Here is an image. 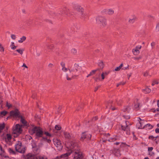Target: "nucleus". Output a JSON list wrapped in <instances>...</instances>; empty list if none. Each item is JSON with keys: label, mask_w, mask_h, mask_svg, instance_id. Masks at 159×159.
Listing matches in <instances>:
<instances>
[{"label": "nucleus", "mask_w": 159, "mask_h": 159, "mask_svg": "<svg viewBox=\"0 0 159 159\" xmlns=\"http://www.w3.org/2000/svg\"><path fill=\"white\" fill-rule=\"evenodd\" d=\"M64 136L67 139L65 143L66 147L68 149V152H72L73 159H83V155L82 153L78 149L77 143L74 141L75 139V136L72 134H70L67 132H64Z\"/></svg>", "instance_id": "obj_1"}, {"label": "nucleus", "mask_w": 159, "mask_h": 159, "mask_svg": "<svg viewBox=\"0 0 159 159\" xmlns=\"http://www.w3.org/2000/svg\"><path fill=\"white\" fill-rule=\"evenodd\" d=\"M81 70V67L79 66L78 64H75L73 67L70 69H67L66 67L62 68V70L65 72L69 70V73L66 74V79L70 80L72 79L75 78L79 75Z\"/></svg>", "instance_id": "obj_2"}, {"label": "nucleus", "mask_w": 159, "mask_h": 159, "mask_svg": "<svg viewBox=\"0 0 159 159\" xmlns=\"http://www.w3.org/2000/svg\"><path fill=\"white\" fill-rule=\"evenodd\" d=\"M29 132L31 135L34 134L38 138L42 137L43 133L42 129L37 126H33L30 128Z\"/></svg>", "instance_id": "obj_3"}, {"label": "nucleus", "mask_w": 159, "mask_h": 159, "mask_svg": "<svg viewBox=\"0 0 159 159\" xmlns=\"http://www.w3.org/2000/svg\"><path fill=\"white\" fill-rule=\"evenodd\" d=\"M96 23L101 26L104 27L107 25L106 20L103 16H98L96 18Z\"/></svg>", "instance_id": "obj_4"}, {"label": "nucleus", "mask_w": 159, "mask_h": 159, "mask_svg": "<svg viewBox=\"0 0 159 159\" xmlns=\"http://www.w3.org/2000/svg\"><path fill=\"white\" fill-rule=\"evenodd\" d=\"M15 149L16 151L20 153H23L25 151V147L22 145V143L20 141H18L16 144Z\"/></svg>", "instance_id": "obj_5"}, {"label": "nucleus", "mask_w": 159, "mask_h": 159, "mask_svg": "<svg viewBox=\"0 0 159 159\" xmlns=\"http://www.w3.org/2000/svg\"><path fill=\"white\" fill-rule=\"evenodd\" d=\"M22 131V126L19 124H17L13 128V133L16 134H20Z\"/></svg>", "instance_id": "obj_6"}, {"label": "nucleus", "mask_w": 159, "mask_h": 159, "mask_svg": "<svg viewBox=\"0 0 159 159\" xmlns=\"http://www.w3.org/2000/svg\"><path fill=\"white\" fill-rule=\"evenodd\" d=\"M73 7L75 10L79 12L80 15L84 16L85 15V14L84 13V9L80 5L77 4H74Z\"/></svg>", "instance_id": "obj_7"}, {"label": "nucleus", "mask_w": 159, "mask_h": 159, "mask_svg": "<svg viewBox=\"0 0 159 159\" xmlns=\"http://www.w3.org/2000/svg\"><path fill=\"white\" fill-rule=\"evenodd\" d=\"M92 135L91 134L87 132H85L82 134L81 137L80 138V140L81 141H83L84 139L87 140H90L91 138Z\"/></svg>", "instance_id": "obj_8"}, {"label": "nucleus", "mask_w": 159, "mask_h": 159, "mask_svg": "<svg viewBox=\"0 0 159 159\" xmlns=\"http://www.w3.org/2000/svg\"><path fill=\"white\" fill-rule=\"evenodd\" d=\"M53 142L54 144L58 148V149H61L62 148V146L61 145V141L59 139L56 138H54L53 139Z\"/></svg>", "instance_id": "obj_9"}, {"label": "nucleus", "mask_w": 159, "mask_h": 159, "mask_svg": "<svg viewBox=\"0 0 159 159\" xmlns=\"http://www.w3.org/2000/svg\"><path fill=\"white\" fill-rule=\"evenodd\" d=\"M128 123H129V122L126 121L125 123V125H122L121 128L123 130L126 131V133L127 134H129L130 133V128Z\"/></svg>", "instance_id": "obj_10"}, {"label": "nucleus", "mask_w": 159, "mask_h": 159, "mask_svg": "<svg viewBox=\"0 0 159 159\" xmlns=\"http://www.w3.org/2000/svg\"><path fill=\"white\" fill-rule=\"evenodd\" d=\"M11 116L14 118H18L20 117V113L17 109L11 111L10 112Z\"/></svg>", "instance_id": "obj_11"}, {"label": "nucleus", "mask_w": 159, "mask_h": 159, "mask_svg": "<svg viewBox=\"0 0 159 159\" xmlns=\"http://www.w3.org/2000/svg\"><path fill=\"white\" fill-rule=\"evenodd\" d=\"M138 121H139V123L137 124V126H138L139 129H142L144 127V123L145 121L144 120H142L140 117H138Z\"/></svg>", "instance_id": "obj_12"}, {"label": "nucleus", "mask_w": 159, "mask_h": 159, "mask_svg": "<svg viewBox=\"0 0 159 159\" xmlns=\"http://www.w3.org/2000/svg\"><path fill=\"white\" fill-rule=\"evenodd\" d=\"M141 48V46L140 45H138L133 49L132 52L134 55H137L139 53V50Z\"/></svg>", "instance_id": "obj_13"}, {"label": "nucleus", "mask_w": 159, "mask_h": 159, "mask_svg": "<svg viewBox=\"0 0 159 159\" xmlns=\"http://www.w3.org/2000/svg\"><path fill=\"white\" fill-rule=\"evenodd\" d=\"M68 11V10L66 7H63L60 10L58 14L61 15L64 14L67 15Z\"/></svg>", "instance_id": "obj_14"}, {"label": "nucleus", "mask_w": 159, "mask_h": 159, "mask_svg": "<svg viewBox=\"0 0 159 159\" xmlns=\"http://www.w3.org/2000/svg\"><path fill=\"white\" fill-rule=\"evenodd\" d=\"M103 12L110 15H112L114 12V11L111 9H105L103 11Z\"/></svg>", "instance_id": "obj_15"}, {"label": "nucleus", "mask_w": 159, "mask_h": 159, "mask_svg": "<svg viewBox=\"0 0 159 159\" xmlns=\"http://www.w3.org/2000/svg\"><path fill=\"white\" fill-rule=\"evenodd\" d=\"M137 19V17L135 15H132L129 19L128 22L129 23L133 24Z\"/></svg>", "instance_id": "obj_16"}, {"label": "nucleus", "mask_w": 159, "mask_h": 159, "mask_svg": "<svg viewBox=\"0 0 159 159\" xmlns=\"http://www.w3.org/2000/svg\"><path fill=\"white\" fill-rule=\"evenodd\" d=\"M151 90L150 89L147 87L142 90L143 92L145 93H149L151 92Z\"/></svg>", "instance_id": "obj_17"}, {"label": "nucleus", "mask_w": 159, "mask_h": 159, "mask_svg": "<svg viewBox=\"0 0 159 159\" xmlns=\"http://www.w3.org/2000/svg\"><path fill=\"white\" fill-rule=\"evenodd\" d=\"M153 126L149 124H147L144 125V128L147 129H152L153 128Z\"/></svg>", "instance_id": "obj_18"}, {"label": "nucleus", "mask_w": 159, "mask_h": 159, "mask_svg": "<svg viewBox=\"0 0 159 159\" xmlns=\"http://www.w3.org/2000/svg\"><path fill=\"white\" fill-rule=\"evenodd\" d=\"M20 121L24 125H26L27 122L22 116H20Z\"/></svg>", "instance_id": "obj_19"}, {"label": "nucleus", "mask_w": 159, "mask_h": 159, "mask_svg": "<svg viewBox=\"0 0 159 159\" xmlns=\"http://www.w3.org/2000/svg\"><path fill=\"white\" fill-rule=\"evenodd\" d=\"M7 113V111H3L0 112V118L5 116Z\"/></svg>", "instance_id": "obj_20"}, {"label": "nucleus", "mask_w": 159, "mask_h": 159, "mask_svg": "<svg viewBox=\"0 0 159 159\" xmlns=\"http://www.w3.org/2000/svg\"><path fill=\"white\" fill-rule=\"evenodd\" d=\"M5 139L6 141H10L11 139V134H7L6 136Z\"/></svg>", "instance_id": "obj_21"}, {"label": "nucleus", "mask_w": 159, "mask_h": 159, "mask_svg": "<svg viewBox=\"0 0 159 159\" xmlns=\"http://www.w3.org/2000/svg\"><path fill=\"white\" fill-rule=\"evenodd\" d=\"M8 151L10 154H15V152L11 148H9L8 149Z\"/></svg>", "instance_id": "obj_22"}, {"label": "nucleus", "mask_w": 159, "mask_h": 159, "mask_svg": "<svg viewBox=\"0 0 159 159\" xmlns=\"http://www.w3.org/2000/svg\"><path fill=\"white\" fill-rule=\"evenodd\" d=\"M26 37L25 36H23L20 38V40H18V42L19 43H22L25 40Z\"/></svg>", "instance_id": "obj_23"}, {"label": "nucleus", "mask_w": 159, "mask_h": 159, "mask_svg": "<svg viewBox=\"0 0 159 159\" xmlns=\"http://www.w3.org/2000/svg\"><path fill=\"white\" fill-rule=\"evenodd\" d=\"M36 159H48L47 157L43 155H40L37 157Z\"/></svg>", "instance_id": "obj_24"}, {"label": "nucleus", "mask_w": 159, "mask_h": 159, "mask_svg": "<svg viewBox=\"0 0 159 159\" xmlns=\"http://www.w3.org/2000/svg\"><path fill=\"white\" fill-rule=\"evenodd\" d=\"M46 47L48 49H51L53 47V45L52 44L48 43L46 44Z\"/></svg>", "instance_id": "obj_25"}, {"label": "nucleus", "mask_w": 159, "mask_h": 159, "mask_svg": "<svg viewBox=\"0 0 159 159\" xmlns=\"http://www.w3.org/2000/svg\"><path fill=\"white\" fill-rule=\"evenodd\" d=\"M116 137L115 136L113 137L110 138L108 140V141L110 142H112L115 141L116 139Z\"/></svg>", "instance_id": "obj_26"}, {"label": "nucleus", "mask_w": 159, "mask_h": 159, "mask_svg": "<svg viewBox=\"0 0 159 159\" xmlns=\"http://www.w3.org/2000/svg\"><path fill=\"white\" fill-rule=\"evenodd\" d=\"M5 124L4 123L0 124V132L3 130L5 127Z\"/></svg>", "instance_id": "obj_27"}, {"label": "nucleus", "mask_w": 159, "mask_h": 159, "mask_svg": "<svg viewBox=\"0 0 159 159\" xmlns=\"http://www.w3.org/2000/svg\"><path fill=\"white\" fill-rule=\"evenodd\" d=\"M115 156L117 157H120L121 155V154L120 151L119 150H117L115 153Z\"/></svg>", "instance_id": "obj_28"}, {"label": "nucleus", "mask_w": 159, "mask_h": 159, "mask_svg": "<svg viewBox=\"0 0 159 159\" xmlns=\"http://www.w3.org/2000/svg\"><path fill=\"white\" fill-rule=\"evenodd\" d=\"M123 65L122 64H121L118 67H117L115 69V70L116 71H118L119 70L121 67L123 66Z\"/></svg>", "instance_id": "obj_29"}, {"label": "nucleus", "mask_w": 159, "mask_h": 159, "mask_svg": "<svg viewBox=\"0 0 159 159\" xmlns=\"http://www.w3.org/2000/svg\"><path fill=\"white\" fill-rule=\"evenodd\" d=\"M98 65L101 69H102L103 68V63L102 61H100L98 63Z\"/></svg>", "instance_id": "obj_30"}, {"label": "nucleus", "mask_w": 159, "mask_h": 159, "mask_svg": "<svg viewBox=\"0 0 159 159\" xmlns=\"http://www.w3.org/2000/svg\"><path fill=\"white\" fill-rule=\"evenodd\" d=\"M99 70V69H97L95 70H93L91 72H90V74H91V75H92L94 74L96 72Z\"/></svg>", "instance_id": "obj_31"}, {"label": "nucleus", "mask_w": 159, "mask_h": 159, "mask_svg": "<svg viewBox=\"0 0 159 159\" xmlns=\"http://www.w3.org/2000/svg\"><path fill=\"white\" fill-rule=\"evenodd\" d=\"M139 103H137L135 104L134 106V108L135 109L137 110L138 109L139 107Z\"/></svg>", "instance_id": "obj_32"}, {"label": "nucleus", "mask_w": 159, "mask_h": 159, "mask_svg": "<svg viewBox=\"0 0 159 159\" xmlns=\"http://www.w3.org/2000/svg\"><path fill=\"white\" fill-rule=\"evenodd\" d=\"M11 47L12 49H15L16 48V46L14 45V42H11Z\"/></svg>", "instance_id": "obj_33"}, {"label": "nucleus", "mask_w": 159, "mask_h": 159, "mask_svg": "<svg viewBox=\"0 0 159 159\" xmlns=\"http://www.w3.org/2000/svg\"><path fill=\"white\" fill-rule=\"evenodd\" d=\"M108 108H110L112 110H114L116 109V108L114 107H112V106L111 107L110 104H108V105L107 107Z\"/></svg>", "instance_id": "obj_34"}, {"label": "nucleus", "mask_w": 159, "mask_h": 159, "mask_svg": "<svg viewBox=\"0 0 159 159\" xmlns=\"http://www.w3.org/2000/svg\"><path fill=\"white\" fill-rule=\"evenodd\" d=\"M130 108L128 107H125V109L123 110V111L125 112H129Z\"/></svg>", "instance_id": "obj_35"}, {"label": "nucleus", "mask_w": 159, "mask_h": 159, "mask_svg": "<svg viewBox=\"0 0 159 159\" xmlns=\"http://www.w3.org/2000/svg\"><path fill=\"white\" fill-rule=\"evenodd\" d=\"M44 134L45 135H46L47 137H51V136H52L51 134H50L48 132H45L44 133Z\"/></svg>", "instance_id": "obj_36"}, {"label": "nucleus", "mask_w": 159, "mask_h": 159, "mask_svg": "<svg viewBox=\"0 0 159 159\" xmlns=\"http://www.w3.org/2000/svg\"><path fill=\"white\" fill-rule=\"evenodd\" d=\"M55 129L57 130H60L61 129V127L59 125H56L55 126Z\"/></svg>", "instance_id": "obj_37"}, {"label": "nucleus", "mask_w": 159, "mask_h": 159, "mask_svg": "<svg viewBox=\"0 0 159 159\" xmlns=\"http://www.w3.org/2000/svg\"><path fill=\"white\" fill-rule=\"evenodd\" d=\"M16 51L18 53L22 55L23 53V50L22 49H18L16 50Z\"/></svg>", "instance_id": "obj_38"}, {"label": "nucleus", "mask_w": 159, "mask_h": 159, "mask_svg": "<svg viewBox=\"0 0 159 159\" xmlns=\"http://www.w3.org/2000/svg\"><path fill=\"white\" fill-rule=\"evenodd\" d=\"M72 53L74 54H76L77 52V50L75 48L72 49L71 50Z\"/></svg>", "instance_id": "obj_39"}, {"label": "nucleus", "mask_w": 159, "mask_h": 159, "mask_svg": "<svg viewBox=\"0 0 159 159\" xmlns=\"http://www.w3.org/2000/svg\"><path fill=\"white\" fill-rule=\"evenodd\" d=\"M158 84V82L156 80H154L152 82V85L153 86L155 84Z\"/></svg>", "instance_id": "obj_40"}, {"label": "nucleus", "mask_w": 159, "mask_h": 159, "mask_svg": "<svg viewBox=\"0 0 159 159\" xmlns=\"http://www.w3.org/2000/svg\"><path fill=\"white\" fill-rule=\"evenodd\" d=\"M156 30L157 31H158L159 30V23L157 24L156 28Z\"/></svg>", "instance_id": "obj_41"}, {"label": "nucleus", "mask_w": 159, "mask_h": 159, "mask_svg": "<svg viewBox=\"0 0 159 159\" xmlns=\"http://www.w3.org/2000/svg\"><path fill=\"white\" fill-rule=\"evenodd\" d=\"M4 49L2 45L0 43V51L1 52H3Z\"/></svg>", "instance_id": "obj_42"}, {"label": "nucleus", "mask_w": 159, "mask_h": 159, "mask_svg": "<svg viewBox=\"0 0 159 159\" xmlns=\"http://www.w3.org/2000/svg\"><path fill=\"white\" fill-rule=\"evenodd\" d=\"M153 149V148L152 147H148V151L149 153H150V152Z\"/></svg>", "instance_id": "obj_43"}, {"label": "nucleus", "mask_w": 159, "mask_h": 159, "mask_svg": "<svg viewBox=\"0 0 159 159\" xmlns=\"http://www.w3.org/2000/svg\"><path fill=\"white\" fill-rule=\"evenodd\" d=\"M155 42H152L151 44V46H152V48H154V46L155 45Z\"/></svg>", "instance_id": "obj_44"}, {"label": "nucleus", "mask_w": 159, "mask_h": 159, "mask_svg": "<svg viewBox=\"0 0 159 159\" xmlns=\"http://www.w3.org/2000/svg\"><path fill=\"white\" fill-rule=\"evenodd\" d=\"M11 39H13L15 40L16 39V36L14 34H12L11 36Z\"/></svg>", "instance_id": "obj_45"}, {"label": "nucleus", "mask_w": 159, "mask_h": 159, "mask_svg": "<svg viewBox=\"0 0 159 159\" xmlns=\"http://www.w3.org/2000/svg\"><path fill=\"white\" fill-rule=\"evenodd\" d=\"M61 66L62 67V68H63V67H65V64L64 62H61Z\"/></svg>", "instance_id": "obj_46"}, {"label": "nucleus", "mask_w": 159, "mask_h": 159, "mask_svg": "<svg viewBox=\"0 0 159 159\" xmlns=\"http://www.w3.org/2000/svg\"><path fill=\"white\" fill-rule=\"evenodd\" d=\"M6 106L8 108H10L11 106V105L7 102V103Z\"/></svg>", "instance_id": "obj_47"}, {"label": "nucleus", "mask_w": 159, "mask_h": 159, "mask_svg": "<svg viewBox=\"0 0 159 159\" xmlns=\"http://www.w3.org/2000/svg\"><path fill=\"white\" fill-rule=\"evenodd\" d=\"M94 80H95V81H98V80H101L98 77H97V78H95Z\"/></svg>", "instance_id": "obj_48"}, {"label": "nucleus", "mask_w": 159, "mask_h": 159, "mask_svg": "<svg viewBox=\"0 0 159 159\" xmlns=\"http://www.w3.org/2000/svg\"><path fill=\"white\" fill-rule=\"evenodd\" d=\"M105 75H104V74L102 73L101 74L102 79L103 80L105 78Z\"/></svg>", "instance_id": "obj_49"}, {"label": "nucleus", "mask_w": 159, "mask_h": 159, "mask_svg": "<svg viewBox=\"0 0 159 159\" xmlns=\"http://www.w3.org/2000/svg\"><path fill=\"white\" fill-rule=\"evenodd\" d=\"M156 133H159V128H157L155 129Z\"/></svg>", "instance_id": "obj_50"}, {"label": "nucleus", "mask_w": 159, "mask_h": 159, "mask_svg": "<svg viewBox=\"0 0 159 159\" xmlns=\"http://www.w3.org/2000/svg\"><path fill=\"white\" fill-rule=\"evenodd\" d=\"M102 73L104 74V75H105V76H106L108 74V73L107 72H102Z\"/></svg>", "instance_id": "obj_51"}, {"label": "nucleus", "mask_w": 159, "mask_h": 159, "mask_svg": "<svg viewBox=\"0 0 159 159\" xmlns=\"http://www.w3.org/2000/svg\"><path fill=\"white\" fill-rule=\"evenodd\" d=\"M0 150L2 152H4V151H3L2 150V146H1V145L0 144Z\"/></svg>", "instance_id": "obj_52"}, {"label": "nucleus", "mask_w": 159, "mask_h": 159, "mask_svg": "<svg viewBox=\"0 0 159 159\" xmlns=\"http://www.w3.org/2000/svg\"><path fill=\"white\" fill-rule=\"evenodd\" d=\"M143 75L144 76H147L148 75V73L147 72H146L144 73Z\"/></svg>", "instance_id": "obj_53"}, {"label": "nucleus", "mask_w": 159, "mask_h": 159, "mask_svg": "<svg viewBox=\"0 0 159 159\" xmlns=\"http://www.w3.org/2000/svg\"><path fill=\"white\" fill-rule=\"evenodd\" d=\"M53 66V65L52 63H49L48 65V66L50 67H52Z\"/></svg>", "instance_id": "obj_54"}, {"label": "nucleus", "mask_w": 159, "mask_h": 159, "mask_svg": "<svg viewBox=\"0 0 159 159\" xmlns=\"http://www.w3.org/2000/svg\"><path fill=\"white\" fill-rule=\"evenodd\" d=\"M48 138L46 137H43L42 138V139L43 140H44V141H46V140H47V139Z\"/></svg>", "instance_id": "obj_55"}, {"label": "nucleus", "mask_w": 159, "mask_h": 159, "mask_svg": "<svg viewBox=\"0 0 159 159\" xmlns=\"http://www.w3.org/2000/svg\"><path fill=\"white\" fill-rule=\"evenodd\" d=\"M22 66V67H25V68H27V66H26V65L25 64H24H24H23V65Z\"/></svg>", "instance_id": "obj_56"}, {"label": "nucleus", "mask_w": 159, "mask_h": 159, "mask_svg": "<svg viewBox=\"0 0 159 159\" xmlns=\"http://www.w3.org/2000/svg\"><path fill=\"white\" fill-rule=\"evenodd\" d=\"M121 85H124L125 84V82H121L120 83Z\"/></svg>", "instance_id": "obj_57"}, {"label": "nucleus", "mask_w": 159, "mask_h": 159, "mask_svg": "<svg viewBox=\"0 0 159 159\" xmlns=\"http://www.w3.org/2000/svg\"><path fill=\"white\" fill-rule=\"evenodd\" d=\"M46 141L49 143L51 141V140L50 139H47V140H46Z\"/></svg>", "instance_id": "obj_58"}, {"label": "nucleus", "mask_w": 159, "mask_h": 159, "mask_svg": "<svg viewBox=\"0 0 159 159\" xmlns=\"http://www.w3.org/2000/svg\"><path fill=\"white\" fill-rule=\"evenodd\" d=\"M157 106L158 107H159V100H158L157 101Z\"/></svg>", "instance_id": "obj_59"}, {"label": "nucleus", "mask_w": 159, "mask_h": 159, "mask_svg": "<svg viewBox=\"0 0 159 159\" xmlns=\"http://www.w3.org/2000/svg\"><path fill=\"white\" fill-rule=\"evenodd\" d=\"M141 57H137L135 58V59L137 60H139L140 59H141Z\"/></svg>", "instance_id": "obj_60"}, {"label": "nucleus", "mask_w": 159, "mask_h": 159, "mask_svg": "<svg viewBox=\"0 0 159 159\" xmlns=\"http://www.w3.org/2000/svg\"><path fill=\"white\" fill-rule=\"evenodd\" d=\"M122 144H123V145H126V143H125L122 142L121 143V146Z\"/></svg>", "instance_id": "obj_61"}, {"label": "nucleus", "mask_w": 159, "mask_h": 159, "mask_svg": "<svg viewBox=\"0 0 159 159\" xmlns=\"http://www.w3.org/2000/svg\"><path fill=\"white\" fill-rule=\"evenodd\" d=\"M119 143H120L118 142H116L115 143V144L117 145H118L119 144Z\"/></svg>", "instance_id": "obj_62"}, {"label": "nucleus", "mask_w": 159, "mask_h": 159, "mask_svg": "<svg viewBox=\"0 0 159 159\" xmlns=\"http://www.w3.org/2000/svg\"><path fill=\"white\" fill-rule=\"evenodd\" d=\"M91 76V74L89 73V75H88L86 77H87V78H88V77H89V76Z\"/></svg>", "instance_id": "obj_63"}, {"label": "nucleus", "mask_w": 159, "mask_h": 159, "mask_svg": "<svg viewBox=\"0 0 159 159\" xmlns=\"http://www.w3.org/2000/svg\"><path fill=\"white\" fill-rule=\"evenodd\" d=\"M98 89V87H96L95 88V91H96Z\"/></svg>", "instance_id": "obj_64"}]
</instances>
